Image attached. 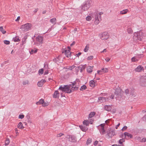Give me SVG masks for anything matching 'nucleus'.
Segmentation results:
<instances>
[{"label":"nucleus","mask_w":146,"mask_h":146,"mask_svg":"<svg viewBox=\"0 0 146 146\" xmlns=\"http://www.w3.org/2000/svg\"><path fill=\"white\" fill-rule=\"evenodd\" d=\"M79 84L78 82L77 84L76 82L72 84V85H69L61 86L59 88V90H60L64 92L70 93L75 90H78L79 86L78 85Z\"/></svg>","instance_id":"1"},{"label":"nucleus","mask_w":146,"mask_h":146,"mask_svg":"<svg viewBox=\"0 0 146 146\" xmlns=\"http://www.w3.org/2000/svg\"><path fill=\"white\" fill-rule=\"evenodd\" d=\"M103 14V12H95L94 14H92L91 15L92 16L93 15L94 16L95 19V23L96 24H98L100 21L101 20V15Z\"/></svg>","instance_id":"2"},{"label":"nucleus","mask_w":146,"mask_h":146,"mask_svg":"<svg viewBox=\"0 0 146 146\" xmlns=\"http://www.w3.org/2000/svg\"><path fill=\"white\" fill-rule=\"evenodd\" d=\"M135 37L137 38V39L139 40H142L145 37V34L141 31H139L134 33V36L133 38L135 39Z\"/></svg>","instance_id":"3"},{"label":"nucleus","mask_w":146,"mask_h":146,"mask_svg":"<svg viewBox=\"0 0 146 146\" xmlns=\"http://www.w3.org/2000/svg\"><path fill=\"white\" fill-rule=\"evenodd\" d=\"M98 36L102 40H106L109 38L110 35L108 32H104L100 33Z\"/></svg>","instance_id":"4"},{"label":"nucleus","mask_w":146,"mask_h":146,"mask_svg":"<svg viewBox=\"0 0 146 146\" xmlns=\"http://www.w3.org/2000/svg\"><path fill=\"white\" fill-rule=\"evenodd\" d=\"M32 26V24L31 23H27L21 25L20 29L22 31L26 32L30 30Z\"/></svg>","instance_id":"5"},{"label":"nucleus","mask_w":146,"mask_h":146,"mask_svg":"<svg viewBox=\"0 0 146 146\" xmlns=\"http://www.w3.org/2000/svg\"><path fill=\"white\" fill-rule=\"evenodd\" d=\"M114 98V95H112L108 97H100L98 98L99 101L101 102L109 101L111 99H113Z\"/></svg>","instance_id":"6"},{"label":"nucleus","mask_w":146,"mask_h":146,"mask_svg":"<svg viewBox=\"0 0 146 146\" xmlns=\"http://www.w3.org/2000/svg\"><path fill=\"white\" fill-rule=\"evenodd\" d=\"M105 125V123H103L100 125L99 126V129L100 132L102 135H104L106 131L104 129V126Z\"/></svg>","instance_id":"7"},{"label":"nucleus","mask_w":146,"mask_h":146,"mask_svg":"<svg viewBox=\"0 0 146 146\" xmlns=\"http://www.w3.org/2000/svg\"><path fill=\"white\" fill-rule=\"evenodd\" d=\"M93 121L94 120L92 119L85 120L83 122V124L86 126H88L89 124H92Z\"/></svg>","instance_id":"8"},{"label":"nucleus","mask_w":146,"mask_h":146,"mask_svg":"<svg viewBox=\"0 0 146 146\" xmlns=\"http://www.w3.org/2000/svg\"><path fill=\"white\" fill-rule=\"evenodd\" d=\"M115 134V131L110 129H108L107 131V135L109 137H112Z\"/></svg>","instance_id":"9"},{"label":"nucleus","mask_w":146,"mask_h":146,"mask_svg":"<svg viewBox=\"0 0 146 146\" xmlns=\"http://www.w3.org/2000/svg\"><path fill=\"white\" fill-rule=\"evenodd\" d=\"M90 4L89 2H86L82 7V9L84 11H86L90 7Z\"/></svg>","instance_id":"10"},{"label":"nucleus","mask_w":146,"mask_h":146,"mask_svg":"<svg viewBox=\"0 0 146 146\" xmlns=\"http://www.w3.org/2000/svg\"><path fill=\"white\" fill-rule=\"evenodd\" d=\"M70 47L68 46L67 49H66L64 50V53L66 56L67 57H70L71 53L70 51Z\"/></svg>","instance_id":"11"},{"label":"nucleus","mask_w":146,"mask_h":146,"mask_svg":"<svg viewBox=\"0 0 146 146\" xmlns=\"http://www.w3.org/2000/svg\"><path fill=\"white\" fill-rule=\"evenodd\" d=\"M36 41L39 44H42L43 41V38L40 36H38L36 38Z\"/></svg>","instance_id":"12"},{"label":"nucleus","mask_w":146,"mask_h":146,"mask_svg":"<svg viewBox=\"0 0 146 146\" xmlns=\"http://www.w3.org/2000/svg\"><path fill=\"white\" fill-rule=\"evenodd\" d=\"M68 138L69 140L72 142H75L76 141V139L74 136L69 135Z\"/></svg>","instance_id":"13"},{"label":"nucleus","mask_w":146,"mask_h":146,"mask_svg":"<svg viewBox=\"0 0 146 146\" xmlns=\"http://www.w3.org/2000/svg\"><path fill=\"white\" fill-rule=\"evenodd\" d=\"M46 81L44 79H42L41 80L39 81L37 83L38 86L39 87H42L43 84L45 83Z\"/></svg>","instance_id":"14"},{"label":"nucleus","mask_w":146,"mask_h":146,"mask_svg":"<svg viewBox=\"0 0 146 146\" xmlns=\"http://www.w3.org/2000/svg\"><path fill=\"white\" fill-rule=\"evenodd\" d=\"M143 67L141 66H139L135 69V71L136 72H140L142 70H143Z\"/></svg>","instance_id":"15"},{"label":"nucleus","mask_w":146,"mask_h":146,"mask_svg":"<svg viewBox=\"0 0 146 146\" xmlns=\"http://www.w3.org/2000/svg\"><path fill=\"white\" fill-rule=\"evenodd\" d=\"M52 96L54 98H58L59 96V93L58 91H55Z\"/></svg>","instance_id":"16"},{"label":"nucleus","mask_w":146,"mask_h":146,"mask_svg":"<svg viewBox=\"0 0 146 146\" xmlns=\"http://www.w3.org/2000/svg\"><path fill=\"white\" fill-rule=\"evenodd\" d=\"M124 138H125L126 137H128V138H132L133 137L132 135L131 134L128 132H125L124 133Z\"/></svg>","instance_id":"17"},{"label":"nucleus","mask_w":146,"mask_h":146,"mask_svg":"<svg viewBox=\"0 0 146 146\" xmlns=\"http://www.w3.org/2000/svg\"><path fill=\"white\" fill-rule=\"evenodd\" d=\"M96 82V81L94 80H91L89 82L90 86L91 87H94L95 86V84Z\"/></svg>","instance_id":"18"},{"label":"nucleus","mask_w":146,"mask_h":146,"mask_svg":"<svg viewBox=\"0 0 146 146\" xmlns=\"http://www.w3.org/2000/svg\"><path fill=\"white\" fill-rule=\"evenodd\" d=\"M80 127L81 130L83 131L86 132L88 129V128L87 127L84 126L83 125L80 126Z\"/></svg>","instance_id":"19"},{"label":"nucleus","mask_w":146,"mask_h":146,"mask_svg":"<svg viewBox=\"0 0 146 146\" xmlns=\"http://www.w3.org/2000/svg\"><path fill=\"white\" fill-rule=\"evenodd\" d=\"M17 127L19 129H23L24 128V127L23 126V123L21 122L19 123V124L17 125Z\"/></svg>","instance_id":"20"},{"label":"nucleus","mask_w":146,"mask_h":146,"mask_svg":"<svg viewBox=\"0 0 146 146\" xmlns=\"http://www.w3.org/2000/svg\"><path fill=\"white\" fill-rule=\"evenodd\" d=\"M128 11L129 10L127 9L123 10L122 11H120V14L121 15L125 14L127 13Z\"/></svg>","instance_id":"21"},{"label":"nucleus","mask_w":146,"mask_h":146,"mask_svg":"<svg viewBox=\"0 0 146 146\" xmlns=\"http://www.w3.org/2000/svg\"><path fill=\"white\" fill-rule=\"evenodd\" d=\"M93 66H88L87 68V71L89 73H91L92 71Z\"/></svg>","instance_id":"22"},{"label":"nucleus","mask_w":146,"mask_h":146,"mask_svg":"<svg viewBox=\"0 0 146 146\" xmlns=\"http://www.w3.org/2000/svg\"><path fill=\"white\" fill-rule=\"evenodd\" d=\"M111 107L110 106H105L104 107V109L107 111H110L111 110Z\"/></svg>","instance_id":"23"},{"label":"nucleus","mask_w":146,"mask_h":146,"mask_svg":"<svg viewBox=\"0 0 146 146\" xmlns=\"http://www.w3.org/2000/svg\"><path fill=\"white\" fill-rule=\"evenodd\" d=\"M44 100L42 99L40 100L38 102H37L36 103V104L37 105H40L41 104L42 105L43 103H44Z\"/></svg>","instance_id":"24"},{"label":"nucleus","mask_w":146,"mask_h":146,"mask_svg":"<svg viewBox=\"0 0 146 146\" xmlns=\"http://www.w3.org/2000/svg\"><path fill=\"white\" fill-rule=\"evenodd\" d=\"M13 40L15 42H18L20 41L19 36H16L15 37L13 38Z\"/></svg>","instance_id":"25"},{"label":"nucleus","mask_w":146,"mask_h":146,"mask_svg":"<svg viewBox=\"0 0 146 146\" xmlns=\"http://www.w3.org/2000/svg\"><path fill=\"white\" fill-rule=\"evenodd\" d=\"M56 19L55 18H53L50 19V21L52 23L55 24L56 23Z\"/></svg>","instance_id":"26"},{"label":"nucleus","mask_w":146,"mask_h":146,"mask_svg":"<svg viewBox=\"0 0 146 146\" xmlns=\"http://www.w3.org/2000/svg\"><path fill=\"white\" fill-rule=\"evenodd\" d=\"M94 112H91L89 115V118H91L94 116L95 115Z\"/></svg>","instance_id":"27"},{"label":"nucleus","mask_w":146,"mask_h":146,"mask_svg":"<svg viewBox=\"0 0 146 146\" xmlns=\"http://www.w3.org/2000/svg\"><path fill=\"white\" fill-rule=\"evenodd\" d=\"M102 71L103 73H106L108 72L109 70L107 68H102Z\"/></svg>","instance_id":"28"},{"label":"nucleus","mask_w":146,"mask_h":146,"mask_svg":"<svg viewBox=\"0 0 146 146\" xmlns=\"http://www.w3.org/2000/svg\"><path fill=\"white\" fill-rule=\"evenodd\" d=\"M0 31L3 34H5L6 33V31L2 27H0Z\"/></svg>","instance_id":"29"},{"label":"nucleus","mask_w":146,"mask_h":146,"mask_svg":"<svg viewBox=\"0 0 146 146\" xmlns=\"http://www.w3.org/2000/svg\"><path fill=\"white\" fill-rule=\"evenodd\" d=\"M89 45L88 44H87L84 49V51L86 52H87L89 50Z\"/></svg>","instance_id":"30"},{"label":"nucleus","mask_w":146,"mask_h":146,"mask_svg":"<svg viewBox=\"0 0 146 146\" xmlns=\"http://www.w3.org/2000/svg\"><path fill=\"white\" fill-rule=\"evenodd\" d=\"M92 141V140L91 139H88L87 141L86 142V144L87 145H88L89 144H90L91 143Z\"/></svg>","instance_id":"31"},{"label":"nucleus","mask_w":146,"mask_h":146,"mask_svg":"<svg viewBox=\"0 0 146 146\" xmlns=\"http://www.w3.org/2000/svg\"><path fill=\"white\" fill-rule=\"evenodd\" d=\"M48 105V102L47 101L45 102L44 101V103H43L42 106L43 107H45L47 106Z\"/></svg>","instance_id":"32"},{"label":"nucleus","mask_w":146,"mask_h":146,"mask_svg":"<svg viewBox=\"0 0 146 146\" xmlns=\"http://www.w3.org/2000/svg\"><path fill=\"white\" fill-rule=\"evenodd\" d=\"M127 31L128 33L129 34H132L133 33V31L131 28H129L127 29Z\"/></svg>","instance_id":"33"},{"label":"nucleus","mask_w":146,"mask_h":146,"mask_svg":"<svg viewBox=\"0 0 146 146\" xmlns=\"http://www.w3.org/2000/svg\"><path fill=\"white\" fill-rule=\"evenodd\" d=\"M92 17L91 16H88L86 18V20L87 21H90L92 20Z\"/></svg>","instance_id":"34"},{"label":"nucleus","mask_w":146,"mask_h":146,"mask_svg":"<svg viewBox=\"0 0 146 146\" xmlns=\"http://www.w3.org/2000/svg\"><path fill=\"white\" fill-rule=\"evenodd\" d=\"M125 139L124 138H122V139H120L119 141V144H122L123 142L125 141Z\"/></svg>","instance_id":"35"},{"label":"nucleus","mask_w":146,"mask_h":146,"mask_svg":"<svg viewBox=\"0 0 146 146\" xmlns=\"http://www.w3.org/2000/svg\"><path fill=\"white\" fill-rule=\"evenodd\" d=\"M138 60L137 59V58L135 57H133L131 58L132 62H137Z\"/></svg>","instance_id":"36"},{"label":"nucleus","mask_w":146,"mask_h":146,"mask_svg":"<svg viewBox=\"0 0 146 146\" xmlns=\"http://www.w3.org/2000/svg\"><path fill=\"white\" fill-rule=\"evenodd\" d=\"M86 88V87L85 85H83L80 88V90L81 91H83Z\"/></svg>","instance_id":"37"},{"label":"nucleus","mask_w":146,"mask_h":146,"mask_svg":"<svg viewBox=\"0 0 146 146\" xmlns=\"http://www.w3.org/2000/svg\"><path fill=\"white\" fill-rule=\"evenodd\" d=\"M29 84V82L28 80H25L23 82V85L28 84Z\"/></svg>","instance_id":"38"},{"label":"nucleus","mask_w":146,"mask_h":146,"mask_svg":"<svg viewBox=\"0 0 146 146\" xmlns=\"http://www.w3.org/2000/svg\"><path fill=\"white\" fill-rule=\"evenodd\" d=\"M44 72V70L42 68L40 69L38 71V73L39 74H42Z\"/></svg>","instance_id":"39"},{"label":"nucleus","mask_w":146,"mask_h":146,"mask_svg":"<svg viewBox=\"0 0 146 146\" xmlns=\"http://www.w3.org/2000/svg\"><path fill=\"white\" fill-rule=\"evenodd\" d=\"M60 57L59 56L58 57L54 59V61L55 62H59V60H60Z\"/></svg>","instance_id":"40"},{"label":"nucleus","mask_w":146,"mask_h":146,"mask_svg":"<svg viewBox=\"0 0 146 146\" xmlns=\"http://www.w3.org/2000/svg\"><path fill=\"white\" fill-rule=\"evenodd\" d=\"M10 142L9 140V139H7L5 141V145H8Z\"/></svg>","instance_id":"41"},{"label":"nucleus","mask_w":146,"mask_h":146,"mask_svg":"<svg viewBox=\"0 0 146 146\" xmlns=\"http://www.w3.org/2000/svg\"><path fill=\"white\" fill-rule=\"evenodd\" d=\"M97 73L101 75L103 73L102 69L101 70H98L97 71Z\"/></svg>","instance_id":"42"},{"label":"nucleus","mask_w":146,"mask_h":146,"mask_svg":"<svg viewBox=\"0 0 146 146\" xmlns=\"http://www.w3.org/2000/svg\"><path fill=\"white\" fill-rule=\"evenodd\" d=\"M26 43V40L25 39H23L22 41L21 44L22 45H23Z\"/></svg>","instance_id":"43"},{"label":"nucleus","mask_w":146,"mask_h":146,"mask_svg":"<svg viewBox=\"0 0 146 146\" xmlns=\"http://www.w3.org/2000/svg\"><path fill=\"white\" fill-rule=\"evenodd\" d=\"M64 135V134L63 133H60L59 134H58L57 135V137H61L62 135Z\"/></svg>","instance_id":"44"},{"label":"nucleus","mask_w":146,"mask_h":146,"mask_svg":"<svg viewBox=\"0 0 146 146\" xmlns=\"http://www.w3.org/2000/svg\"><path fill=\"white\" fill-rule=\"evenodd\" d=\"M93 58V56H90L88 57L87 58L88 60H92Z\"/></svg>","instance_id":"45"},{"label":"nucleus","mask_w":146,"mask_h":146,"mask_svg":"<svg viewBox=\"0 0 146 146\" xmlns=\"http://www.w3.org/2000/svg\"><path fill=\"white\" fill-rule=\"evenodd\" d=\"M135 139L136 140H137L139 141L140 142H141V137H137L135 138Z\"/></svg>","instance_id":"46"},{"label":"nucleus","mask_w":146,"mask_h":146,"mask_svg":"<svg viewBox=\"0 0 146 146\" xmlns=\"http://www.w3.org/2000/svg\"><path fill=\"white\" fill-rule=\"evenodd\" d=\"M4 43L6 44H10V42L9 41L5 40L4 41Z\"/></svg>","instance_id":"47"},{"label":"nucleus","mask_w":146,"mask_h":146,"mask_svg":"<svg viewBox=\"0 0 146 146\" xmlns=\"http://www.w3.org/2000/svg\"><path fill=\"white\" fill-rule=\"evenodd\" d=\"M24 117V115H20L19 116V118L22 119H23Z\"/></svg>","instance_id":"48"},{"label":"nucleus","mask_w":146,"mask_h":146,"mask_svg":"<svg viewBox=\"0 0 146 146\" xmlns=\"http://www.w3.org/2000/svg\"><path fill=\"white\" fill-rule=\"evenodd\" d=\"M146 141V139L145 138H143L141 139V142H145Z\"/></svg>","instance_id":"49"},{"label":"nucleus","mask_w":146,"mask_h":146,"mask_svg":"<svg viewBox=\"0 0 146 146\" xmlns=\"http://www.w3.org/2000/svg\"><path fill=\"white\" fill-rule=\"evenodd\" d=\"M127 127L126 126H125L123 127L122 129L121 130L123 131H124L126 129H127Z\"/></svg>","instance_id":"50"},{"label":"nucleus","mask_w":146,"mask_h":146,"mask_svg":"<svg viewBox=\"0 0 146 146\" xmlns=\"http://www.w3.org/2000/svg\"><path fill=\"white\" fill-rule=\"evenodd\" d=\"M125 93L126 95L128 94L129 93V90L128 89H126L125 91Z\"/></svg>","instance_id":"51"},{"label":"nucleus","mask_w":146,"mask_h":146,"mask_svg":"<svg viewBox=\"0 0 146 146\" xmlns=\"http://www.w3.org/2000/svg\"><path fill=\"white\" fill-rule=\"evenodd\" d=\"M110 119H108L107 120H106L105 121V123L107 124H108V123H109L110 121Z\"/></svg>","instance_id":"52"},{"label":"nucleus","mask_w":146,"mask_h":146,"mask_svg":"<svg viewBox=\"0 0 146 146\" xmlns=\"http://www.w3.org/2000/svg\"><path fill=\"white\" fill-rule=\"evenodd\" d=\"M20 19V16H19L17 17V19H16L15 20V21H19V20Z\"/></svg>","instance_id":"53"},{"label":"nucleus","mask_w":146,"mask_h":146,"mask_svg":"<svg viewBox=\"0 0 146 146\" xmlns=\"http://www.w3.org/2000/svg\"><path fill=\"white\" fill-rule=\"evenodd\" d=\"M15 133L17 134V135H18V129H17V128H16L15 129Z\"/></svg>","instance_id":"54"},{"label":"nucleus","mask_w":146,"mask_h":146,"mask_svg":"<svg viewBox=\"0 0 146 146\" xmlns=\"http://www.w3.org/2000/svg\"><path fill=\"white\" fill-rule=\"evenodd\" d=\"M98 141H96L94 142V145H96L98 144Z\"/></svg>","instance_id":"55"},{"label":"nucleus","mask_w":146,"mask_h":146,"mask_svg":"<svg viewBox=\"0 0 146 146\" xmlns=\"http://www.w3.org/2000/svg\"><path fill=\"white\" fill-rule=\"evenodd\" d=\"M48 73V70H46L44 72V74H46Z\"/></svg>","instance_id":"56"},{"label":"nucleus","mask_w":146,"mask_h":146,"mask_svg":"<svg viewBox=\"0 0 146 146\" xmlns=\"http://www.w3.org/2000/svg\"><path fill=\"white\" fill-rule=\"evenodd\" d=\"M110 58H106V59H105V60L107 61V62H109L110 60Z\"/></svg>","instance_id":"57"},{"label":"nucleus","mask_w":146,"mask_h":146,"mask_svg":"<svg viewBox=\"0 0 146 146\" xmlns=\"http://www.w3.org/2000/svg\"><path fill=\"white\" fill-rule=\"evenodd\" d=\"M31 54H33L34 53V50L33 49H31L30 51Z\"/></svg>","instance_id":"58"},{"label":"nucleus","mask_w":146,"mask_h":146,"mask_svg":"<svg viewBox=\"0 0 146 146\" xmlns=\"http://www.w3.org/2000/svg\"><path fill=\"white\" fill-rule=\"evenodd\" d=\"M75 44V41H73L72 43L70 45V46H72L73 45H74Z\"/></svg>","instance_id":"59"},{"label":"nucleus","mask_w":146,"mask_h":146,"mask_svg":"<svg viewBox=\"0 0 146 146\" xmlns=\"http://www.w3.org/2000/svg\"><path fill=\"white\" fill-rule=\"evenodd\" d=\"M75 67L74 66H72V67H70L69 69L70 70H72L74 68H75Z\"/></svg>","instance_id":"60"},{"label":"nucleus","mask_w":146,"mask_h":146,"mask_svg":"<svg viewBox=\"0 0 146 146\" xmlns=\"http://www.w3.org/2000/svg\"><path fill=\"white\" fill-rule=\"evenodd\" d=\"M121 137L122 138H124V133L123 134H122L121 135Z\"/></svg>","instance_id":"61"},{"label":"nucleus","mask_w":146,"mask_h":146,"mask_svg":"<svg viewBox=\"0 0 146 146\" xmlns=\"http://www.w3.org/2000/svg\"><path fill=\"white\" fill-rule=\"evenodd\" d=\"M81 53L80 52L76 54V55L77 56H79L81 54Z\"/></svg>","instance_id":"62"},{"label":"nucleus","mask_w":146,"mask_h":146,"mask_svg":"<svg viewBox=\"0 0 146 146\" xmlns=\"http://www.w3.org/2000/svg\"><path fill=\"white\" fill-rule=\"evenodd\" d=\"M120 125V124L119 123H118L116 126V129H117V128Z\"/></svg>","instance_id":"63"},{"label":"nucleus","mask_w":146,"mask_h":146,"mask_svg":"<svg viewBox=\"0 0 146 146\" xmlns=\"http://www.w3.org/2000/svg\"><path fill=\"white\" fill-rule=\"evenodd\" d=\"M143 119L146 121V115L143 117Z\"/></svg>","instance_id":"64"}]
</instances>
